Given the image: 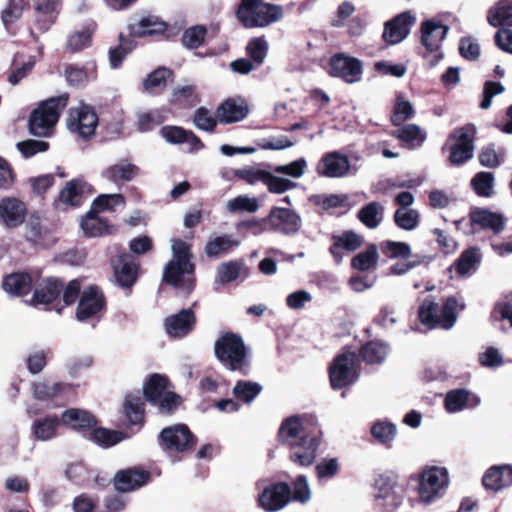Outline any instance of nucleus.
<instances>
[{"label": "nucleus", "mask_w": 512, "mask_h": 512, "mask_svg": "<svg viewBox=\"0 0 512 512\" xmlns=\"http://www.w3.org/2000/svg\"><path fill=\"white\" fill-rule=\"evenodd\" d=\"M239 245L240 242L234 239L232 235L223 234L206 243L205 253L210 258H218L229 253Z\"/></svg>", "instance_id": "obj_37"}, {"label": "nucleus", "mask_w": 512, "mask_h": 512, "mask_svg": "<svg viewBox=\"0 0 512 512\" xmlns=\"http://www.w3.org/2000/svg\"><path fill=\"white\" fill-rule=\"evenodd\" d=\"M67 103V93L42 102L30 116V132L39 137L49 136L53 127L57 123L61 112L67 106Z\"/></svg>", "instance_id": "obj_6"}, {"label": "nucleus", "mask_w": 512, "mask_h": 512, "mask_svg": "<svg viewBox=\"0 0 512 512\" xmlns=\"http://www.w3.org/2000/svg\"><path fill=\"white\" fill-rule=\"evenodd\" d=\"M382 252L390 259H408L412 250L408 243L398 241H385L382 243Z\"/></svg>", "instance_id": "obj_57"}, {"label": "nucleus", "mask_w": 512, "mask_h": 512, "mask_svg": "<svg viewBox=\"0 0 512 512\" xmlns=\"http://www.w3.org/2000/svg\"><path fill=\"white\" fill-rule=\"evenodd\" d=\"M129 34L133 37H144L163 33L166 30V24L157 16L148 15L128 26Z\"/></svg>", "instance_id": "obj_30"}, {"label": "nucleus", "mask_w": 512, "mask_h": 512, "mask_svg": "<svg viewBox=\"0 0 512 512\" xmlns=\"http://www.w3.org/2000/svg\"><path fill=\"white\" fill-rule=\"evenodd\" d=\"M486 489L499 491L512 485V467L510 465L493 466L482 478Z\"/></svg>", "instance_id": "obj_27"}, {"label": "nucleus", "mask_w": 512, "mask_h": 512, "mask_svg": "<svg viewBox=\"0 0 512 512\" xmlns=\"http://www.w3.org/2000/svg\"><path fill=\"white\" fill-rule=\"evenodd\" d=\"M67 388L69 385L65 383L42 380L33 383L32 393L37 400L49 401L61 395Z\"/></svg>", "instance_id": "obj_39"}, {"label": "nucleus", "mask_w": 512, "mask_h": 512, "mask_svg": "<svg viewBox=\"0 0 512 512\" xmlns=\"http://www.w3.org/2000/svg\"><path fill=\"white\" fill-rule=\"evenodd\" d=\"M265 481L257 482L261 492L258 495V504L266 512H276L291 502V488L287 483L278 482L264 486Z\"/></svg>", "instance_id": "obj_11"}, {"label": "nucleus", "mask_w": 512, "mask_h": 512, "mask_svg": "<svg viewBox=\"0 0 512 512\" xmlns=\"http://www.w3.org/2000/svg\"><path fill=\"white\" fill-rule=\"evenodd\" d=\"M291 488V501L306 504L310 501L312 492L306 476L299 475L292 482Z\"/></svg>", "instance_id": "obj_56"}, {"label": "nucleus", "mask_w": 512, "mask_h": 512, "mask_svg": "<svg viewBox=\"0 0 512 512\" xmlns=\"http://www.w3.org/2000/svg\"><path fill=\"white\" fill-rule=\"evenodd\" d=\"M248 275L249 270L242 262L231 260L218 266L215 282L220 284H227L241 277H243L244 280L248 277Z\"/></svg>", "instance_id": "obj_32"}, {"label": "nucleus", "mask_w": 512, "mask_h": 512, "mask_svg": "<svg viewBox=\"0 0 512 512\" xmlns=\"http://www.w3.org/2000/svg\"><path fill=\"white\" fill-rule=\"evenodd\" d=\"M420 214L415 209L398 208L394 213L396 225L405 231L414 230L419 224Z\"/></svg>", "instance_id": "obj_53"}, {"label": "nucleus", "mask_w": 512, "mask_h": 512, "mask_svg": "<svg viewBox=\"0 0 512 512\" xmlns=\"http://www.w3.org/2000/svg\"><path fill=\"white\" fill-rule=\"evenodd\" d=\"M94 26H86L81 30L72 32L66 42V49L71 52H79L91 45Z\"/></svg>", "instance_id": "obj_47"}, {"label": "nucleus", "mask_w": 512, "mask_h": 512, "mask_svg": "<svg viewBox=\"0 0 512 512\" xmlns=\"http://www.w3.org/2000/svg\"><path fill=\"white\" fill-rule=\"evenodd\" d=\"M268 51V43L263 37L253 38L247 45V53L256 66L263 64Z\"/></svg>", "instance_id": "obj_62"}, {"label": "nucleus", "mask_w": 512, "mask_h": 512, "mask_svg": "<svg viewBox=\"0 0 512 512\" xmlns=\"http://www.w3.org/2000/svg\"><path fill=\"white\" fill-rule=\"evenodd\" d=\"M81 228L88 237H99L110 232L106 221L99 216V212L91 210L81 220Z\"/></svg>", "instance_id": "obj_38"}, {"label": "nucleus", "mask_w": 512, "mask_h": 512, "mask_svg": "<svg viewBox=\"0 0 512 512\" xmlns=\"http://www.w3.org/2000/svg\"><path fill=\"white\" fill-rule=\"evenodd\" d=\"M384 210L382 204L373 201L359 210L358 218L367 228L375 229L383 220Z\"/></svg>", "instance_id": "obj_41"}, {"label": "nucleus", "mask_w": 512, "mask_h": 512, "mask_svg": "<svg viewBox=\"0 0 512 512\" xmlns=\"http://www.w3.org/2000/svg\"><path fill=\"white\" fill-rule=\"evenodd\" d=\"M249 113L247 102L241 98H228L216 110L220 123L230 124L243 120Z\"/></svg>", "instance_id": "obj_24"}, {"label": "nucleus", "mask_w": 512, "mask_h": 512, "mask_svg": "<svg viewBox=\"0 0 512 512\" xmlns=\"http://www.w3.org/2000/svg\"><path fill=\"white\" fill-rule=\"evenodd\" d=\"M470 219L473 225H477L481 229H489L496 234L504 229V218L489 210H474L470 214Z\"/></svg>", "instance_id": "obj_31"}, {"label": "nucleus", "mask_w": 512, "mask_h": 512, "mask_svg": "<svg viewBox=\"0 0 512 512\" xmlns=\"http://www.w3.org/2000/svg\"><path fill=\"white\" fill-rule=\"evenodd\" d=\"M112 266L116 282L123 288H130L137 279L138 264L134 258L127 254L121 253L116 259L112 260Z\"/></svg>", "instance_id": "obj_21"}, {"label": "nucleus", "mask_w": 512, "mask_h": 512, "mask_svg": "<svg viewBox=\"0 0 512 512\" xmlns=\"http://www.w3.org/2000/svg\"><path fill=\"white\" fill-rule=\"evenodd\" d=\"M105 307V299L101 291L94 286L85 289L80 297L76 317L86 321L96 317Z\"/></svg>", "instance_id": "obj_17"}, {"label": "nucleus", "mask_w": 512, "mask_h": 512, "mask_svg": "<svg viewBox=\"0 0 512 512\" xmlns=\"http://www.w3.org/2000/svg\"><path fill=\"white\" fill-rule=\"evenodd\" d=\"M411 147H419L426 140V133L416 124H406L398 128L392 134Z\"/></svg>", "instance_id": "obj_43"}, {"label": "nucleus", "mask_w": 512, "mask_h": 512, "mask_svg": "<svg viewBox=\"0 0 512 512\" xmlns=\"http://www.w3.org/2000/svg\"><path fill=\"white\" fill-rule=\"evenodd\" d=\"M151 478L150 472L138 468H128L116 473L115 489L119 492H131L145 485Z\"/></svg>", "instance_id": "obj_22"}, {"label": "nucleus", "mask_w": 512, "mask_h": 512, "mask_svg": "<svg viewBox=\"0 0 512 512\" xmlns=\"http://www.w3.org/2000/svg\"><path fill=\"white\" fill-rule=\"evenodd\" d=\"M468 391L465 389L452 390L446 394L445 408L450 413H456L467 406Z\"/></svg>", "instance_id": "obj_58"}, {"label": "nucleus", "mask_w": 512, "mask_h": 512, "mask_svg": "<svg viewBox=\"0 0 512 512\" xmlns=\"http://www.w3.org/2000/svg\"><path fill=\"white\" fill-rule=\"evenodd\" d=\"M32 279L28 273L17 272L4 277L2 281L3 290L9 295H26L31 289Z\"/></svg>", "instance_id": "obj_34"}, {"label": "nucleus", "mask_w": 512, "mask_h": 512, "mask_svg": "<svg viewBox=\"0 0 512 512\" xmlns=\"http://www.w3.org/2000/svg\"><path fill=\"white\" fill-rule=\"evenodd\" d=\"M237 16L246 28H263L281 20L284 11L282 6L266 2L241 3Z\"/></svg>", "instance_id": "obj_7"}, {"label": "nucleus", "mask_w": 512, "mask_h": 512, "mask_svg": "<svg viewBox=\"0 0 512 512\" xmlns=\"http://www.w3.org/2000/svg\"><path fill=\"white\" fill-rule=\"evenodd\" d=\"M388 345L382 341H370L365 344L360 354L365 362L368 364L382 363L388 354Z\"/></svg>", "instance_id": "obj_44"}, {"label": "nucleus", "mask_w": 512, "mask_h": 512, "mask_svg": "<svg viewBox=\"0 0 512 512\" xmlns=\"http://www.w3.org/2000/svg\"><path fill=\"white\" fill-rule=\"evenodd\" d=\"M317 172L327 178H344L351 173L355 174L357 169L352 167L347 155L340 151H331L322 156Z\"/></svg>", "instance_id": "obj_14"}, {"label": "nucleus", "mask_w": 512, "mask_h": 512, "mask_svg": "<svg viewBox=\"0 0 512 512\" xmlns=\"http://www.w3.org/2000/svg\"><path fill=\"white\" fill-rule=\"evenodd\" d=\"M166 120L165 109H152L137 113V127L141 132L151 131Z\"/></svg>", "instance_id": "obj_46"}, {"label": "nucleus", "mask_w": 512, "mask_h": 512, "mask_svg": "<svg viewBox=\"0 0 512 512\" xmlns=\"http://www.w3.org/2000/svg\"><path fill=\"white\" fill-rule=\"evenodd\" d=\"M87 184L82 179H72L66 183L60 191L57 205L66 207H78L81 205L82 196Z\"/></svg>", "instance_id": "obj_29"}, {"label": "nucleus", "mask_w": 512, "mask_h": 512, "mask_svg": "<svg viewBox=\"0 0 512 512\" xmlns=\"http://www.w3.org/2000/svg\"><path fill=\"white\" fill-rule=\"evenodd\" d=\"M195 324L196 316L192 308L169 315L164 321L166 333L173 338L185 337L194 329Z\"/></svg>", "instance_id": "obj_19"}, {"label": "nucleus", "mask_w": 512, "mask_h": 512, "mask_svg": "<svg viewBox=\"0 0 512 512\" xmlns=\"http://www.w3.org/2000/svg\"><path fill=\"white\" fill-rule=\"evenodd\" d=\"M488 23L493 27L512 26V0H500L488 11Z\"/></svg>", "instance_id": "obj_36"}, {"label": "nucleus", "mask_w": 512, "mask_h": 512, "mask_svg": "<svg viewBox=\"0 0 512 512\" xmlns=\"http://www.w3.org/2000/svg\"><path fill=\"white\" fill-rule=\"evenodd\" d=\"M374 497L385 512H395L405 498L406 488L396 477L380 475L374 482Z\"/></svg>", "instance_id": "obj_10"}, {"label": "nucleus", "mask_w": 512, "mask_h": 512, "mask_svg": "<svg viewBox=\"0 0 512 512\" xmlns=\"http://www.w3.org/2000/svg\"><path fill=\"white\" fill-rule=\"evenodd\" d=\"M143 401L141 397L128 395L124 402V411L130 424H139L143 419Z\"/></svg>", "instance_id": "obj_54"}, {"label": "nucleus", "mask_w": 512, "mask_h": 512, "mask_svg": "<svg viewBox=\"0 0 512 512\" xmlns=\"http://www.w3.org/2000/svg\"><path fill=\"white\" fill-rule=\"evenodd\" d=\"M272 230L285 234H295L301 227V218L293 210L287 208H273L268 216Z\"/></svg>", "instance_id": "obj_18"}, {"label": "nucleus", "mask_w": 512, "mask_h": 512, "mask_svg": "<svg viewBox=\"0 0 512 512\" xmlns=\"http://www.w3.org/2000/svg\"><path fill=\"white\" fill-rule=\"evenodd\" d=\"M168 380L166 377L159 374H154L150 377L144 386V395L146 399L152 404L160 399L166 393Z\"/></svg>", "instance_id": "obj_48"}, {"label": "nucleus", "mask_w": 512, "mask_h": 512, "mask_svg": "<svg viewBox=\"0 0 512 512\" xmlns=\"http://www.w3.org/2000/svg\"><path fill=\"white\" fill-rule=\"evenodd\" d=\"M61 424L62 420L57 415L40 417L32 422L31 433L39 441H51L58 436Z\"/></svg>", "instance_id": "obj_26"}, {"label": "nucleus", "mask_w": 512, "mask_h": 512, "mask_svg": "<svg viewBox=\"0 0 512 512\" xmlns=\"http://www.w3.org/2000/svg\"><path fill=\"white\" fill-rule=\"evenodd\" d=\"M61 420L64 425L82 433L84 436H87L88 432L97 424L94 415L78 408H70L64 411L61 415Z\"/></svg>", "instance_id": "obj_25"}, {"label": "nucleus", "mask_w": 512, "mask_h": 512, "mask_svg": "<svg viewBox=\"0 0 512 512\" xmlns=\"http://www.w3.org/2000/svg\"><path fill=\"white\" fill-rule=\"evenodd\" d=\"M92 442L102 447H110L119 443L122 438V433L117 431L108 430L105 428L93 427L86 436Z\"/></svg>", "instance_id": "obj_49"}, {"label": "nucleus", "mask_w": 512, "mask_h": 512, "mask_svg": "<svg viewBox=\"0 0 512 512\" xmlns=\"http://www.w3.org/2000/svg\"><path fill=\"white\" fill-rule=\"evenodd\" d=\"M379 257L378 247L375 244H370L365 251L352 258L351 265L356 270L368 271L377 266Z\"/></svg>", "instance_id": "obj_42"}, {"label": "nucleus", "mask_w": 512, "mask_h": 512, "mask_svg": "<svg viewBox=\"0 0 512 512\" xmlns=\"http://www.w3.org/2000/svg\"><path fill=\"white\" fill-rule=\"evenodd\" d=\"M125 199L119 193L114 194H101L92 204V208L97 212L102 211H115L117 207H124Z\"/></svg>", "instance_id": "obj_55"}, {"label": "nucleus", "mask_w": 512, "mask_h": 512, "mask_svg": "<svg viewBox=\"0 0 512 512\" xmlns=\"http://www.w3.org/2000/svg\"><path fill=\"white\" fill-rule=\"evenodd\" d=\"M396 431L394 424L385 421L375 423L371 429L373 437L383 444L393 441Z\"/></svg>", "instance_id": "obj_64"}, {"label": "nucleus", "mask_w": 512, "mask_h": 512, "mask_svg": "<svg viewBox=\"0 0 512 512\" xmlns=\"http://www.w3.org/2000/svg\"><path fill=\"white\" fill-rule=\"evenodd\" d=\"M172 259L165 265L163 281L184 295L195 287V266L191 262L190 246L182 240H172Z\"/></svg>", "instance_id": "obj_2"}, {"label": "nucleus", "mask_w": 512, "mask_h": 512, "mask_svg": "<svg viewBox=\"0 0 512 512\" xmlns=\"http://www.w3.org/2000/svg\"><path fill=\"white\" fill-rule=\"evenodd\" d=\"M475 127L465 125L453 130L448 136L443 150L449 151L448 162L452 166H460L474 155Z\"/></svg>", "instance_id": "obj_8"}, {"label": "nucleus", "mask_w": 512, "mask_h": 512, "mask_svg": "<svg viewBox=\"0 0 512 512\" xmlns=\"http://www.w3.org/2000/svg\"><path fill=\"white\" fill-rule=\"evenodd\" d=\"M414 107L410 101L404 98L402 94H398L394 106V111L391 116L393 125L400 126L406 120L410 119L414 114Z\"/></svg>", "instance_id": "obj_52"}, {"label": "nucleus", "mask_w": 512, "mask_h": 512, "mask_svg": "<svg viewBox=\"0 0 512 512\" xmlns=\"http://www.w3.org/2000/svg\"><path fill=\"white\" fill-rule=\"evenodd\" d=\"M98 124V117L93 109L87 105L72 108L67 119L68 130L77 136L88 139L94 135Z\"/></svg>", "instance_id": "obj_12"}, {"label": "nucleus", "mask_w": 512, "mask_h": 512, "mask_svg": "<svg viewBox=\"0 0 512 512\" xmlns=\"http://www.w3.org/2000/svg\"><path fill=\"white\" fill-rule=\"evenodd\" d=\"M315 420L308 416H290L280 425L278 438L289 450L292 463L307 467L314 463L320 445V432L313 427Z\"/></svg>", "instance_id": "obj_1"}, {"label": "nucleus", "mask_w": 512, "mask_h": 512, "mask_svg": "<svg viewBox=\"0 0 512 512\" xmlns=\"http://www.w3.org/2000/svg\"><path fill=\"white\" fill-rule=\"evenodd\" d=\"M262 385L258 382L240 380L232 390L233 396L245 404H250L262 392Z\"/></svg>", "instance_id": "obj_45"}, {"label": "nucleus", "mask_w": 512, "mask_h": 512, "mask_svg": "<svg viewBox=\"0 0 512 512\" xmlns=\"http://www.w3.org/2000/svg\"><path fill=\"white\" fill-rule=\"evenodd\" d=\"M481 261V253L478 248H470L461 253L455 267L460 276H470L476 270Z\"/></svg>", "instance_id": "obj_40"}, {"label": "nucleus", "mask_w": 512, "mask_h": 512, "mask_svg": "<svg viewBox=\"0 0 512 512\" xmlns=\"http://www.w3.org/2000/svg\"><path fill=\"white\" fill-rule=\"evenodd\" d=\"M449 28L436 20H426L421 24L422 44L430 52H436L437 58L441 57L438 50L447 35Z\"/></svg>", "instance_id": "obj_23"}, {"label": "nucleus", "mask_w": 512, "mask_h": 512, "mask_svg": "<svg viewBox=\"0 0 512 512\" xmlns=\"http://www.w3.org/2000/svg\"><path fill=\"white\" fill-rule=\"evenodd\" d=\"M464 306L456 298L448 297L442 306L431 297L426 298L419 307L418 318L429 329H451L457 320V311Z\"/></svg>", "instance_id": "obj_4"}, {"label": "nucleus", "mask_w": 512, "mask_h": 512, "mask_svg": "<svg viewBox=\"0 0 512 512\" xmlns=\"http://www.w3.org/2000/svg\"><path fill=\"white\" fill-rule=\"evenodd\" d=\"M161 445L168 453L190 450L195 442L194 436L184 424L164 428L160 433Z\"/></svg>", "instance_id": "obj_13"}, {"label": "nucleus", "mask_w": 512, "mask_h": 512, "mask_svg": "<svg viewBox=\"0 0 512 512\" xmlns=\"http://www.w3.org/2000/svg\"><path fill=\"white\" fill-rule=\"evenodd\" d=\"M207 30L204 26L197 25L188 28L182 35L183 45L189 49H196L204 43Z\"/></svg>", "instance_id": "obj_61"}, {"label": "nucleus", "mask_w": 512, "mask_h": 512, "mask_svg": "<svg viewBox=\"0 0 512 512\" xmlns=\"http://www.w3.org/2000/svg\"><path fill=\"white\" fill-rule=\"evenodd\" d=\"M27 0H9L6 8L1 12V20L8 30L10 25L18 21L27 7Z\"/></svg>", "instance_id": "obj_51"}, {"label": "nucleus", "mask_w": 512, "mask_h": 512, "mask_svg": "<svg viewBox=\"0 0 512 512\" xmlns=\"http://www.w3.org/2000/svg\"><path fill=\"white\" fill-rule=\"evenodd\" d=\"M226 209L229 213H254L259 209L257 198L248 195H239L227 201Z\"/></svg>", "instance_id": "obj_50"}, {"label": "nucleus", "mask_w": 512, "mask_h": 512, "mask_svg": "<svg viewBox=\"0 0 512 512\" xmlns=\"http://www.w3.org/2000/svg\"><path fill=\"white\" fill-rule=\"evenodd\" d=\"M408 482H417L419 501L429 505L442 498L449 486V473L445 467L425 466L409 476Z\"/></svg>", "instance_id": "obj_3"}, {"label": "nucleus", "mask_w": 512, "mask_h": 512, "mask_svg": "<svg viewBox=\"0 0 512 512\" xmlns=\"http://www.w3.org/2000/svg\"><path fill=\"white\" fill-rule=\"evenodd\" d=\"M63 283L58 279H47L43 284L37 287L33 295L34 305H47L53 302L60 294Z\"/></svg>", "instance_id": "obj_35"}, {"label": "nucleus", "mask_w": 512, "mask_h": 512, "mask_svg": "<svg viewBox=\"0 0 512 512\" xmlns=\"http://www.w3.org/2000/svg\"><path fill=\"white\" fill-rule=\"evenodd\" d=\"M264 184L271 193L275 194H282L298 186L296 182L276 176L270 172L267 173Z\"/></svg>", "instance_id": "obj_63"}, {"label": "nucleus", "mask_w": 512, "mask_h": 512, "mask_svg": "<svg viewBox=\"0 0 512 512\" xmlns=\"http://www.w3.org/2000/svg\"><path fill=\"white\" fill-rule=\"evenodd\" d=\"M217 120V115L215 116L207 108L200 107L195 111L193 123L200 130L213 132L217 126Z\"/></svg>", "instance_id": "obj_60"}, {"label": "nucleus", "mask_w": 512, "mask_h": 512, "mask_svg": "<svg viewBox=\"0 0 512 512\" xmlns=\"http://www.w3.org/2000/svg\"><path fill=\"white\" fill-rule=\"evenodd\" d=\"M215 355L220 363L231 371H239L248 375L250 361L247 357V349L242 338L233 333L221 336L214 346Z\"/></svg>", "instance_id": "obj_5"}, {"label": "nucleus", "mask_w": 512, "mask_h": 512, "mask_svg": "<svg viewBox=\"0 0 512 512\" xmlns=\"http://www.w3.org/2000/svg\"><path fill=\"white\" fill-rule=\"evenodd\" d=\"M139 168L128 160H121L109 166L104 172L103 177L116 185L130 182L138 174Z\"/></svg>", "instance_id": "obj_28"}, {"label": "nucleus", "mask_w": 512, "mask_h": 512, "mask_svg": "<svg viewBox=\"0 0 512 512\" xmlns=\"http://www.w3.org/2000/svg\"><path fill=\"white\" fill-rule=\"evenodd\" d=\"M330 75L343 79L348 84L357 83L362 79V62L343 53L334 55L330 59Z\"/></svg>", "instance_id": "obj_15"}, {"label": "nucleus", "mask_w": 512, "mask_h": 512, "mask_svg": "<svg viewBox=\"0 0 512 512\" xmlns=\"http://www.w3.org/2000/svg\"><path fill=\"white\" fill-rule=\"evenodd\" d=\"M416 17L410 11L403 12L384 25L383 40L389 45H395L403 41L410 33Z\"/></svg>", "instance_id": "obj_16"}, {"label": "nucleus", "mask_w": 512, "mask_h": 512, "mask_svg": "<svg viewBox=\"0 0 512 512\" xmlns=\"http://www.w3.org/2000/svg\"><path fill=\"white\" fill-rule=\"evenodd\" d=\"M329 377L333 389H341L355 383L359 377L356 353L344 351L337 355L329 367Z\"/></svg>", "instance_id": "obj_9"}, {"label": "nucleus", "mask_w": 512, "mask_h": 512, "mask_svg": "<svg viewBox=\"0 0 512 512\" xmlns=\"http://www.w3.org/2000/svg\"><path fill=\"white\" fill-rule=\"evenodd\" d=\"M58 0H38L36 4V24L38 28L46 32L55 22L58 14Z\"/></svg>", "instance_id": "obj_33"}, {"label": "nucleus", "mask_w": 512, "mask_h": 512, "mask_svg": "<svg viewBox=\"0 0 512 512\" xmlns=\"http://www.w3.org/2000/svg\"><path fill=\"white\" fill-rule=\"evenodd\" d=\"M27 209L25 204L13 197L0 201V223L8 229H15L25 221Z\"/></svg>", "instance_id": "obj_20"}, {"label": "nucleus", "mask_w": 512, "mask_h": 512, "mask_svg": "<svg viewBox=\"0 0 512 512\" xmlns=\"http://www.w3.org/2000/svg\"><path fill=\"white\" fill-rule=\"evenodd\" d=\"M494 176L491 172H479L471 180V184L479 196L489 197L493 191Z\"/></svg>", "instance_id": "obj_59"}]
</instances>
